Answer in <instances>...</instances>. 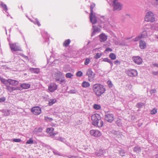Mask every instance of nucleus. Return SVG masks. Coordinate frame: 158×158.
Returning <instances> with one entry per match:
<instances>
[{"mask_svg": "<svg viewBox=\"0 0 158 158\" xmlns=\"http://www.w3.org/2000/svg\"><path fill=\"white\" fill-rule=\"evenodd\" d=\"M91 120L92 121V124L94 126L100 128L103 126V122L99 114H93L91 116Z\"/></svg>", "mask_w": 158, "mask_h": 158, "instance_id": "nucleus-1", "label": "nucleus"}, {"mask_svg": "<svg viewBox=\"0 0 158 158\" xmlns=\"http://www.w3.org/2000/svg\"><path fill=\"white\" fill-rule=\"evenodd\" d=\"M93 90L95 94L98 97L100 96L106 91V88L103 85L98 83L93 85Z\"/></svg>", "mask_w": 158, "mask_h": 158, "instance_id": "nucleus-2", "label": "nucleus"}, {"mask_svg": "<svg viewBox=\"0 0 158 158\" xmlns=\"http://www.w3.org/2000/svg\"><path fill=\"white\" fill-rule=\"evenodd\" d=\"M95 5L94 3H92L90 6V12L89 15L90 20L93 24H94L97 23V17L95 13H93V9L95 7Z\"/></svg>", "mask_w": 158, "mask_h": 158, "instance_id": "nucleus-3", "label": "nucleus"}, {"mask_svg": "<svg viewBox=\"0 0 158 158\" xmlns=\"http://www.w3.org/2000/svg\"><path fill=\"white\" fill-rule=\"evenodd\" d=\"M145 20L147 22H153L155 21L153 13L151 11L148 12L146 14Z\"/></svg>", "mask_w": 158, "mask_h": 158, "instance_id": "nucleus-4", "label": "nucleus"}, {"mask_svg": "<svg viewBox=\"0 0 158 158\" xmlns=\"http://www.w3.org/2000/svg\"><path fill=\"white\" fill-rule=\"evenodd\" d=\"M95 73L93 72L91 69H89L86 73V75L88 76L89 81L90 82L93 81L95 78Z\"/></svg>", "mask_w": 158, "mask_h": 158, "instance_id": "nucleus-5", "label": "nucleus"}, {"mask_svg": "<svg viewBox=\"0 0 158 158\" xmlns=\"http://www.w3.org/2000/svg\"><path fill=\"white\" fill-rule=\"evenodd\" d=\"M106 121L109 123H111L114 120V115L109 112H106L105 115Z\"/></svg>", "mask_w": 158, "mask_h": 158, "instance_id": "nucleus-6", "label": "nucleus"}, {"mask_svg": "<svg viewBox=\"0 0 158 158\" xmlns=\"http://www.w3.org/2000/svg\"><path fill=\"white\" fill-rule=\"evenodd\" d=\"M89 133L91 135L95 137H100L102 135V133L98 130H91Z\"/></svg>", "mask_w": 158, "mask_h": 158, "instance_id": "nucleus-7", "label": "nucleus"}, {"mask_svg": "<svg viewBox=\"0 0 158 158\" xmlns=\"http://www.w3.org/2000/svg\"><path fill=\"white\" fill-rule=\"evenodd\" d=\"M31 111L35 115H38L41 113V110L39 107L35 106L31 109Z\"/></svg>", "mask_w": 158, "mask_h": 158, "instance_id": "nucleus-8", "label": "nucleus"}, {"mask_svg": "<svg viewBox=\"0 0 158 158\" xmlns=\"http://www.w3.org/2000/svg\"><path fill=\"white\" fill-rule=\"evenodd\" d=\"M41 33L43 39L44 40V42H47L48 45L49 43V35L48 33L47 32L45 31H42L41 32Z\"/></svg>", "mask_w": 158, "mask_h": 158, "instance_id": "nucleus-9", "label": "nucleus"}, {"mask_svg": "<svg viewBox=\"0 0 158 158\" xmlns=\"http://www.w3.org/2000/svg\"><path fill=\"white\" fill-rule=\"evenodd\" d=\"M127 75L130 77H135L137 75L138 73L137 70L132 69H130L126 71Z\"/></svg>", "mask_w": 158, "mask_h": 158, "instance_id": "nucleus-10", "label": "nucleus"}, {"mask_svg": "<svg viewBox=\"0 0 158 158\" xmlns=\"http://www.w3.org/2000/svg\"><path fill=\"white\" fill-rule=\"evenodd\" d=\"M9 45L12 52L17 51H21V48L19 46L17 45L16 43L9 44Z\"/></svg>", "mask_w": 158, "mask_h": 158, "instance_id": "nucleus-11", "label": "nucleus"}, {"mask_svg": "<svg viewBox=\"0 0 158 158\" xmlns=\"http://www.w3.org/2000/svg\"><path fill=\"white\" fill-rule=\"evenodd\" d=\"M132 60L134 63L139 65L143 61L141 58L139 56H133L132 57Z\"/></svg>", "mask_w": 158, "mask_h": 158, "instance_id": "nucleus-12", "label": "nucleus"}, {"mask_svg": "<svg viewBox=\"0 0 158 158\" xmlns=\"http://www.w3.org/2000/svg\"><path fill=\"white\" fill-rule=\"evenodd\" d=\"M57 85L55 83H51L48 86V90L51 92H53L57 88Z\"/></svg>", "mask_w": 158, "mask_h": 158, "instance_id": "nucleus-13", "label": "nucleus"}, {"mask_svg": "<svg viewBox=\"0 0 158 158\" xmlns=\"http://www.w3.org/2000/svg\"><path fill=\"white\" fill-rule=\"evenodd\" d=\"M112 5L113 6L114 11H119L121 10L122 8V5L119 2L113 4Z\"/></svg>", "mask_w": 158, "mask_h": 158, "instance_id": "nucleus-14", "label": "nucleus"}, {"mask_svg": "<svg viewBox=\"0 0 158 158\" xmlns=\"http://www.w3.org/2000/svg\"><path fill=\"white\" fill-rule=\"evenodd\" d=\"M43 130L41 127L35 128L33 131V133L37 136H42V135L40 134L42 132Z\"/></svg>", "mask_w": 158, "mask_h": 158, "instance_id": "nucleus-15", "label": "nucleus"}, {"mask_svg": "<svg viewBox=\"0 0 158 158\" xmlns=\"http://www.w3.org/2000/svg\"><path fill=\"white\" fill-rule=\"evenodd\" d=\"M92 29L93 31L91 34V36L93 37L97 33L100 31V29L98 27L93 26Z\"/></svg>", "mask_w": 158, "mask_h": 158, "instance_id": "nucleus-16", "label": "nucleus"}, {"mask_svg": "<svg viewBox=\"0 0 158 158\" xmlns=\"http://www.w3.org/2000/svg\"><path fill=\"white\" fill-rule=\"evenodd\" d=\"M106 153V150L105 149H100L99 151L96 152L95 155L97 156H101L104 155Z\"/></svg>", "mask_w": 158, "mask_h": 158, "instance_id": "nucleus-17", "label": "nucleus"}, {"mask_svg": "<svg viewBox=\"0 0 158 158\" xmlns=\"http://www.w3.org/2000/svg\"><path fill=\"white\" fill-rule=\"evenodd\" d=\"M139 47L140 49H145L147 47L146 43L144 41L142 40H139Z\"/></svg>", "mask_w": 158, "mask_h": 158, "instance_id": "nucleus-18", "label": "nucleus"}, {"mask_svg": "<svg viewBox=\"0 0 158 158\" xmlns=\"http://www.w3.org/2000/svg\"><path fill=\"white\" fill-rule=\"evenodd\" d=\"M0 3V6L2 8L5 12L7 14V16H9L10 15H9L8 12L7 11L8 9L6 5L5 4H4L2 2H1Z\"/></svg>", "mask_w": 158, "mask_h": 158, "instance_id": "nucleus-19", "label": "nucleus"}, {"mask_svg": "<svg viewBox=\"0 0 158 158\" xmlns=\"http://www.w3.org/2000/svg\"><path fill=\"white\" fill-rule=\"evenodd\" d=\"M100 20L102 23H105V24L109 23L108 19L105 17L104 16H101L100 19Z\"/></svg>", "mask_w": 158, "mask_h": 158, "instance_id": "nucleus-20", "label": "nucleus"}, {"mask_svg": "<svg viewBox=\"0 0 158 158\" xmlns=\"http://www.w3.org/2000/svg\"><path fill=\"white\" fill-rule=\"evenodd\" d=\"M7 82L13 86H16L19 83L18 81L12 79H8L7 80Z\"/></svg>", "mask_w": 158, "mask_h": 158, "instance_id": "nucleus-21", "label": "nucleus"}, {"mask_svg": "<svg viewBox=\"0 0 158 158\" xmlns=\"http://www.w3.org/2000/svg\"><path fill=\"white\" fill-rule=\"evenodd\" d=\"M100 41L101 42L105 41L107 39V36L104 33H102L99 35Z\"/></svg>", "mask_w": 158, "mask_h": 158, "instance_id": "nucleus-22", "label": "nucleus"}, {"mask_svg": "<svg viewBox=\"0 0 158 158\" xmlns=\"http://www.w3.org/2000/svg\"><path fill=\"white\" fill-rule=\"evenodd\" d=\"M22 90L23 89H27L30 88V85L29 84L23 83L20 85Z\"/></svg>", "mask_w": 158, "mask_h": 158, "instance_id": "nucleus-23", "label": "nucleus"}, {"mask_svg": "<svg viewBox=\"0 0 158 158\" xmlns=\"http://www.w3.org/2000/svg\"><path fill=\"white\" fill-rule=\"evenodd\" d=\"M133 151L135 152L139 153L141 152V147L137 145L134 147Z\"/></svg>", "mask_w": 158, "mask_h": 158, "instance_id": "nucleus-24", "label": "nucleus"}, {"mask_svg": "<svg viewBox=\"0 0 158 158\" xmlns=\"http://www.w3.org/2000/svg\"><path fill=\"white\" fill-rule=\"evenodd\" d=\"M29 70L31 73L36 74H38L40 72V69L38 68H31L29 69Z\"/></svg>", "mask_w": 158, "mask_h": 158, "instance_id": "nucleus-25", "label": "nucleus"}, {"mask_svg": "<svg viewBox=\"0 0 158 158\" xmlns=\"http://www.w3.org/2000/svg\"><path fill=\"white\" fill-rule=\"evenodd\" d=\"M71 42V40L69 39H68L65 40L63 44V46L65 47H67L68 46Z\"/></svg>", "mask_w": 158, "mask_h": 158, "instance_id": "nucleus-26", "label": "nucleus"}, {"mask_svg": "<svg viewBox=\"0 0 158 158\" xmlns=\"http://www.w3.org/2000/svg\"><path fill=\"white\" fill-rule=\"evenodd\" d=\"M103 61L104 62H106L110 63L111 67L113 66V62L110 59L107 58H104L103 59Z\"/></svg>", "mask_w": 158, "mask_h": 158, "instance_id": "nucleus-27", "label": "nucleus"}, {"mask_svg": "<svg viewBox=\"0 0 158 158\" xmlns=\"http://www.w3.org/2000/svg\"><path fill=\"white\" fill-rule=\"evenodd\" d=\"M56 102V99H51L48 101V105L49 106H52L53 104L55 103Z\"/></svg>", "mask_w": 158, "mask_h": 158, "instance_id": "nucleus-28", "label": "nucleus"}, {"mask_svg": "<svg viewBox=\"0 0 158 158\" xmlns=\"http://www.w3.org/2000/svg\"><path fill=\"white\" fill-rule=\"evenodd\" d=\"M90 85V84L89 82L85 81H83L82 84V87L84 88L88 87Z\"/></svg>", "mask_w": 158, "mask_h": 158, "instance_id": "nucleus-29", "label": "nucleus"}, {"mask_svg": "<svg viewBox=\"0 0 158 158\" xmlns=\"http://www.w3.org/2000/svg\"><path fill=\"white\" fill-rule=\"evenodd\" d=\"M141 38H146L148 36V34L146 31H143L141 34L140 35Z\"/></svg>", "mask_w": 158, "mask_h": 158, "instance_id": "nucleus-30", "label": "nucleus"}, {"mask_svg": "<svg viewBox=\"0 0 158 158\" xmlns=\"http://www.w3.org/2000/svg\"><path fill=\"white\" fill-rule=\"evenodd\" d=\"M54 131V128L53 127L48 128L47 129L46 132L49 133L50 135Z\"/></svg>", "mask_w": 158, "mask_h": 158, "instance_id": "nucleus-31", "label": "nucleus"}, {"mask_svg": "<svg viewBox=\"0 0 158 158\" xmlns=\"http://www.w3.org/2000/svg\"><path fill=\"white\" fill-rule=\"evenodd\" d=\"M145 103L143 102H139L137 104L136 107L138 108H141L144 106Z\"/></svg>", "mask_w": 158, "mask_h": 158, "instance_id": "nucleus-32", "label": "nucleus"}, {"mask_svg": "<svg viewBox=\"0 0 158 158\" xmlns=\"http://www.w3.org/2000/svg\"><path fill=\"white\" fill-rule=\"evenodd\" d=\"M31 21L33 22L35 24L37 25L39 27L41 26V24L40 23V22L38 21V19L36 18L34 20Z\"/></svg>", "mask_w": 158, "mask_h": 158, "instance_id": "nucleus-33", "label": "nucleus"}, {"mask_svg": "<svg viewBox=\"0 0 158 158\" xmlns=\"http://www.w3.org/2000/svg\"><path fill=\"white\" fill-rule=\"evenodd\" d=\"M116 123L118 127H121L122 125L120 119L118 118L116 121Z\"/></svg>", "mask_w": 158, "mask_h": 158, "instance_id": "nucleus-34", "label": "nucleus"}, {"mask_svg": "<svg viewBox=\"0 0 158 158\" xmlns=\"http://www.w3.org/2000/svg\"><path fill=\"white\" fill-rule=\"evenodd\" d=\"M109 57L112 60H114L116 59V56L114 53H111L109 55Z\"/></svg>", "mask_w": 158, "mask_h": 158, "instance_id": "nucleus-35", "label": "nucleus"}, {"mask_svg": "<svg viewBox=\"0 0 158 158\" xmlns=\"http://www.w3.org/2000/svg\"><path fill=\"white\" fill-rule=\"evenodd\" d=\"M93 108L95 110H99L101 109V106L99 105L95 104L93 106Z\"/></svg>", "mask_w": 158, "mask_h": 158, "instance_id": "nucleus-36", "label": "nucleus"}, {"mask_svg": "<svg viewBox=\"0 0 158 158\" xmlns=\"http://www.w3.org/2000/svg\"><path fill=\"white\" fill-rule=\"evenodd\" d=\"M2 112L4 113L5 115L6 116H9L10 114V110H4Z\"/></svg>", "mask_w": 158, "mask_h": 158, "instance_id": "nucleus-37", "label": "nucleus"}, {"mask_svg": "<svg viewBox=\"0 0 158 158\" xmlns=\"http://www.w3.org/2000/svg\"><path fill=\"white\" fill-rule=\"evenodd\" d=\"M65 80L64 77H62L61 79L59 81L57 82V83H59L60 84H63L65 83Z\"/></svg>", "mask_w": 158, "mask_h": 158, "instance_id": "nucleus-38", "label": "nucleus"}, {"mask_svg": "<svg viewBox=\"0 0 158 158\" xmlns=\"http://www.w3.org/2000/svg\"><path fill=\"white\" fill-rule=\"evenodd\" d=\"M56 139L59 141H61L62 142H63L64 143H65V142H66V141L65 139L64 138H63L62 137H60L58 139Z\"/></svg>", "mask_w": 158, "mask_h": 158, "instance_id": "nucleus-39", "label": "nucleus"}, {"mask_svg": "<svg viewBox=\"0 0 158 158\" xmlns=\"http://www.w3.org/2000/svg\"><path fill=\"white\" fill-rule=\"evenodd\" d=\"M65 76L67 78H71L73 76V75L70 73H69L66 74Z\"/></svg>", "mask_w": 158, "mask_h": 158, "instance_id": "nucleus-40", "label": "nucleus"}, {"mask_svg": "<svg viewBox=\"0 0 158 158\" xmlns=\"http://www.w3.org/2000/svg\"><path fill=\"white\" fill-rule=\"evenodd\" d=\"M107 84L109 88H112L113 86V84L111 81L110 80H108L107 81Z\"/></svg>", "mask_w": 158, "mask_h": 158, "instance_id": "nucleus-41", "label": "nucleus"}, {"mask_svg": "<svg viewBox=\"0 0 158 158\" xmlns=\"http://www.w3.org/2000/svg\"><path fill=\"white\" fill-rule=\"evenodd\" d=\"M102 53L99 54V53H96V55L94 56V58L97 59H98L102 56Z\"/></svg>", "mask_w": 158, "mask_h": 158, "instance_id": "nucleus-42", "label": "nucleus"}, {"mask_svg": "<svg viewBox=\"0 0 158 158\" xmlns=\"http://www.w3.org/2000/svg\"><path fill=\"white\" fill-rule=\"evenodd\" d=\"M83 75V73L81 71H77L76 73V75L78 77H81Z\"/></svg>", "mask_w": 158, "mask_h": 158, "instance_id": "nucleus-43", "label": "nucleus"}, {"mask_svg": "<svg viewBox=\"0 0 158 158\" xmlns=\"http://www.w3.org/2000/svg\"><path fill=\"white\" fill-rule=\"evenodd\" d=\"M90 62V60L89 58H87L85 59V62L84 64L85 65H87Z\"/></svg>", "mask_w": 158, "mask_h": 158, "instance_id": "nucleus-44", "label": "nucleus"}, {"mask_svg": "<svg viewBox=\"0 0 158 158\" xmlns=\"http://www.w3.org/2000/svg\"><path fill=\"white\" fill-rule=\"evenodd\" d=\"M33 140L32 139V138H30L26 142V143L27 144H31L33 143Z\"/></svg>", "mask_w": 158, "mask_h": 158, "instance_id": "nucleus-45", "label": "nucleus"}, {"mask_svg": "<svg viewBox=\"0 0 158 158\" xmlns=\"http://www.w3.org/2000/svg\"><path fill=\"white\" fill-rule=\"evenodd\" d=\"M10 141L15 142H20L22 141L20 139H13L10 140Z\"/></svg>", "mask_w": 158, "mask_h": 158, "instance_id": "nucleus-46", "label": "nucleus"}, {"mask_svg": "<svg viewBox=\"0 0 158 158\" xmlns=\"http://www.w3.org/2000/svg\"><path fill=\"white\" fill-rule=\"evenodd\" d=\"M150 113L152 114H155L157 113V109L154 108L151 111Z\"/></svg>", "mask_w": 158, "mask_h": 158, "instance_id": "nucleus-47", "label": "nucleus"}, {"mask_svg": "<svg viewBox=\"0 0 158 158\" xmlns=\"http://www.w3.org/2000/svg\"><path fill=\"white\" fill-rule=\"evenodd\" d=\"M125 152L124 150H121L119 152L120 155L122 156H125Z\"/></svg>", "mask_w": 158, "mask_h": 158, "instance_id": "nucleus-48", "label": "nucleus"}, {"mask_svg": "<svg viewBox=\"0 0 158 158\" xmlns=\"http://www.w3.org/2000/svg\"><path fill=\"white\" fill-rule=\"evenodd\" d=\"M77 91L75 89H73L70 90L68 92V93L70 94H76Z\"/></svg>", "mask_w": 158, "mask_h": 158, "instance_id": "nucleus-49", "label": "nucleus"}, {"mask_svg": "<svg viewBox=\"0 0 158 158\" xmlns=\"http://www.w3.org/2000/svg\"><path fill=\"white\" fill-rule=\"evenodd\" d=\"M141 39V38L140 36L139 35L135 37V39H133V40L134 41H137Z\"/></svg>", "mask_w": 158, "mask_h": 158, "instance_id": "nucleus-50", "label": "nucleus"}, {"mask_svg": "<svg viewBox=\"0 0 158 158\" xmlns=\"http://www.w3.org/2000/svg\"><path fill=\"white\" fill-rule=\"evenodd\" d=\"M152 4L153 5H158V0H152Z\"/></svg>", "mask_w": 158, "mask_h": 158, "instance_id": "nucleus-51", "label": "nucleus"}, {"mask_svg": "<svg viewBox=\"0 0 158 158\" xmlns=\"http://www.w3.org/2000/svg\"><path fill=\"white\" fill-rule=\"evenodd\" d=\"M6 89L10 92H12V86H7L6 87Z\"/></svg>", "mask_w": 158, "mask_h": 158, "instance_id": "nucleus-52", "label": "nucleus"}, {"mask_svg": "<svg viewBox=\"0 0 158 158\" xmlns=\"http://www.w3.org/2000/svg\"><path fill=\"white\" fill-rule=\"evenodd\" d=\"M156 92V90L155 89H151L150 91V93L152 94H155Z\"/></svg>", "mask_w": 158, "mask_h": 158, "instance_id": "nucleus-53", "label": "nucleus"}, {"mask_svg": "<svg viewBox=\"0 0 158 158\" xmlns=\"http://www.w3.org/2000/svg\"><path fill=\"white\" fill-rule=\"evenodd\" d=\"M53 152L55 155H58L59 156L60 155L58 152L54 149L53 150Z\"/></svg>", "mask_w": 158, "mask_h": 158, "instance_id": "nucleus-54", "label": "nucleus"}, {"mask_svg": "<svg viewBox=\"0 0 158 158\" xmlns=\"http://www.w3.org/2000/svg\"><path fill=\"white\" fill-rule=\"evenodd\" d=\"M0 80L1 81V82L3 84H5L6 83V81H7V80H5V79L2 78H0Z\"/></svg>", "mask_w": 158, "mask_h": 158, "instance_id": "nucleus-55", "label": "nucleus"}, {"mask_svg": "<svg viewBox=\"0 0 158 158\" xmlns=\"http://www.w3.org/2000/svg\"><path fill=\"white\" fill-rule=\"evenodd\" d=\"M6 100V98L4 97L0 98V102H5Z\"/></svg>", "mask_w": 158, "mask_h": 158, "instance_id": "nucleus-56", "label": "nucleus"}, {"mask_svg": "<svg viewBox=\"0 0 158 158\" xmlns=\"http://www.w3.org/2000/svg\"><path fill=\"white\" fill-rule=\"evenodd\" d=\"M112 49L110 48H107L105 50V52H112Z\"/></svg>", "mask_w": 158, "mask_h": 158, "instance_id": "nucleus-57", "label": "nucleus"}, {"mask_svg": "<svg viewBox=\"0 0 158 158\" xmlns=\"http://www.w3.org/2000/svg\"><path fill=\"white\" fill-rule=\"evenodd\" d=\"M114 64L116 65H118V64H120V62L118 60H117L115 61L114 62Z\"/></svg>", "mask_w": 158, "mask_h": 158, "instance_id": "nucleus-58", "label": "nucleus"}, {"mask_svg": "<svg viewBox=\"0 0 158 158\" xmlns=\"http://www.w3.org/2000/svg\"><path fill=\"white\" fill-rule=\"evenodd\" d=\"M62 78L61 77H56V81L57 82L59 81H60V80Z\"/></svg>", "mask_w": 158, "mask_h": 158, "instance_id": "nucleus-59", "label": "nucleus"}, {"mask_svg": "<svg viewBox=\"0 0 158 158\" xmlns=\"http://www.w3.org/2000/svg\"><path fill=\"white\" fill-rule=\"evenodd\" d=\"M152 74L156 76L158 74V71L152 72Z\"/></svg>", "mask_w": 158, "mask_h": 158, "instance_id": "nucleus-60", "label": "nucleus"}, {"mask_svg": "<svg viewBox=\"0 0 158 158\" xmlns=\"http://www.w3.org/2000/svg\"><path fill=\"white\" fill-rule=\"evenodd\" d=\"M15 88H16V90H22V89H21V87L20 86V87L16 86L15 87Z\"/></svg>", "mask_w": 158, "mask_h": 158, "instance_id": "nucleus-61", "label": "nucleus"}, {"mask_svg": "<svg viewBox=\"0 0 158 158\" xmlns=\"http://www.w3.org/2000/svg\"><path fill=\"white\" fill-rule=\"evenodd\" d=\"M2 67L3 69H9V67L6 66V65H3L2 66Z\"/></svg>", "mask_w": 158, "mask_h": 158, "instance_id": "nucleus-62", "label": "nucleus"}, {"mask_svg": "<svg viewBox=\"0 0 158 158\" xmlns=\"http://www.w3.org/2000/svg\"><path fill=\"white\" fill-rule=\"evenodd\" d=\"M57 134V133H55V132H53L52 133H51V134H50V135L51 136H55Z\"/></svg>", "mask_w": 158, "mask_h": 158, "instance_id": "nucleus-63", "label": "nucleus"}, {"mask_svg": "<svg viewBox=\"0 0 158 158\" xmlns=\"http://www.w3.org/2000/svg\"><path fill=\"white\" fill-rule=\"evenodd\" d=\"M65 143L69 147L71 148H72L71 146H70L69 143H66L65 142Z\"/></svg>", "mask_w": 158, "mask_h": 158, "instance_id": "nucleus-64", "label": "nucleus"}]
</instances>
